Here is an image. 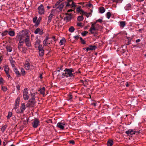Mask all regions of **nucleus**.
I'll return each mask as SVG.
<instances>
[{
	"label": "nucleus",
	"instance_id": "a19ab883",
	"mask_svg": "<svg viewBox=\"0 0 146 146\" xmlns=\"http://www.w3.org/2000/svg\"><path fill=\"white\" fill-rule=\"evenodd\" d=\"M4 82V80L2 77L0 78V84L1 85H2L3 84Z\"/></svg>",
	"mask_w": 146,
	"mask_h": 146
},
{
	"label": "nucleus",
	"instance_id": "20e7f679",
	"mask_svg": "<svg viewBox=\"0 0 146 146\" xmlns=\"http://www.w3.org/2000/svg\"><path fill=\"white\" fill-rule=\"evenodd\" d=\"M36 102L35 100L30 98L26 105V107H34Z\"/></svg>",
	"mask_w": 146,
	"mask_h": 146
},
{
	"label": "nucleus",
	"instance_id": "052dcab7",
	"mask_svg": "<svg viewBox=\"0 0 146 146\" xmlns=\"http://www.w3.org/2000/svg\"><path fill=\"white\" fill-rule=\"evenodd\" d=\"M68 97H69V100H71V99H72V95L70 94L68 96Z\"/></svg>",
	"mask_w": 146,
	"mask_h": 146
},
{
	"label": "nucleus",
	"instance_id": "f3484780",
	"mask_svg": "<svg viewBox=\"0 0 146 146\" xmlns=\"http://www.w3.org/2000/svg\"><path fill=\"white\" fill-rule=\"evenodd\" d=\"M54 15V14L51 13L49 16L48 17V23H49L51 21V19L53 16Z\"/></svg>",
	"mask_w": 146,
	"mask_h": 146
},
{
	"label": "nucleus",
	"instance_id": "7c9ffc66",
	"mask_svg": "<svg viewBox=\"0 0 146 146\" xmlns=\"http://www.w3.org/2000/svg\"><path fill=\"white\" fill-rule=\"evenodd\" d=\"M39 55L40 56H43L44 54V50H42L39 51Z\"/></svg>",
	"mask_w": 146,
	"mask_h": 146
},
{
	"label": "nucleus",
	"instance_id": "8fccbe9b",
	"mask_svg": "<svg viewBox=\"0 0 146 146\" xmlns=\"http://www.w3.org/2000/svg\"><path fill=\"white\" fill-rule=\"evenodd\" d=\"M30 63V61L29 60V59H27L25 61V64H29Z\"/></svg>",
	"mask_w": 146,
	"mask_h": 146
},
{
	"label": "nucleus",
	"instance_id": "6ab92c4d",
	"mask_svg": "<svg viewBox=\"0 0 146 146\" xmlns=\"http://www.w3.org/2000/svg\"><path fill=\"white\" fill-rule=\"evenodd\" d=\"M13 69L15 73L17 76H19L20 75V73L19 71L17 69L15 66H14L13 67Z\"/></svg>",
	"mask_w": 146,
	"mask_h": 146
},
{
	"label": "nucleus",
	"instance_id": "79ce46f5",
	"mask_svg": "<svg viewBox=\"0 0 146 146\" xmlns=\"http://www.w3.org/2000/svg\"><path fill=\"white\" fill-rule=\"evenodd\" d=\"M12 113L11 112H9L8 115L7 116V119H9L12 116Z\"/></svg>",
	"mask_w": 146,
	"mask_h": 146
},
{
	"label": "nucleus",
	"instance_id": "2eb2a0df",
	"mask_svg": "<svg viewBox=\"0 0 146 146\" xmlns=\"http://www.w3.org/2000/svg\"><path fill=\"white\" fill-rule=\"evenodd\" d=\"M45 87H43L42 88L38 90V91L40 93L43 95V96H44L45 95Z\"/></svg>",
	"mask_w": 146,
	"mask_h": 146
},
{
	"label": "nucleus",
	"instance_id": "a211bd4d",
	"mask_svg": "<svg viewBox=\"0 0 146 146\" xmlns=\"http://www.w3.org/2000/svg\"><path fill=\"white\" fill-rule=\"evenodd\" d=\"M25 39H21V38H20L19 45L21 46H22L23 44L25 42Z\"/></svg>",
	"mask_w": 146,
	"mask_h": 146
},
{
	"label": "nucleus",
	"instance_id": "f03ea898",
	"mask_svg": "<svg viewBox=\"0 0 146 146\" xmlns=\"http://www.w3.org/2000/svg\"><path fill=\"white\" fill-rule=\"evenodd\" d=\"M20 38L21 39H25L30 37L27 31H23L20 33Z\"/></svg>",
	"mask_w": 146,
	"mask_h": 146
},
{
	"label": "nucleus",
	"instance_id": "473e14b6",
	"mask_svg": "<svg viewBox=\"0 0 146 146\" xmlns=\"http://www.w3.org/2000/svg\"><path fill=\"white\" fill-rule=\"evenodd\" d=\"M20 98H18L15 100V105L17 106H19V104Z\"/></svg>",
	"mask_w": 146,
	"mask_h": 146
},
{
	"label": "nucleus",
	"instance_id": "f8f14e48",
	"mask_svg": "<svg viewBox=\"0 0 146 146\" xmlns=\"http://www.w3.org/2000/svg\"><path fill=\"white\" fill-rule=\"evenodd\" d=\"M65 124L62 123L61 122H59L57 124L56 126L60 128L61 129H64V125Z\"/></svg>",
	"mask_w": 146,
	"mask_h": 146
},
{
	"label": "nucleus",
	"instance_id": "393cba45",
	"mask_svg": "<svg viewBox=\"0 0 146 146\" xmlns=\"http://www.w3.org/2000/svg\"><path fill=\"white\" fill-rule=\"evenodd\" d=\"M105 11V9L103 7H101L100 9V12L101 13H104Z\"/></svg>",
	"mask_w": 146,
	"mask_h": 146
},
{
	"label": "nucleus",
	"instance_id": "6e6d98bb",
	"mask_svg": "<svg viewBox=\"0 0 146 146\" xmlns=\"http://www.w3.org/2000/svg\"><path fill=\"white\" fill-rule=\"evenodd\" d=\"M74 38L76 40H77L78 39L79 36L78 35L75 36H74Z\"/></svg>",
	"mask_w": 146,
	"mask_h": 146
},
{
	"label": "nucleus",
	"instance_id": "e433bc0d",
	"mask_svg": "<svg viewBox=\"0 0 146 146\" xmlns=\"http://www.w3.org/2000/svg\"><path fill=\"white\" fill-rule=\"evenodd\" d=\"M8 32L7 30H6L1 33V35L2 36H3L6 35L8 33Z\"/></svg>",
	"mask_w": 146,
	"mask_h": 146
},
{
	"label": "nucleus",
	"instance_id": "5fc2aeb1",
	"mask_svg": "<svg viewBox=\"0 0 146 146\" xmlns=\"http://www.w3.org/2000/svg\"><path fill=\"white\" fill-rule=\"evenodd\" d=\"M120 52H121V54H123L125 52V50L124 49H122V50H121Z\"/></svg>",
	"mask_w": 146,
	"mask_h": 146
},
{
	"label": "nucleus",
	"instance_id": "6e6552de",
	"mask_svg": "<svg viewBox=\"0 0 146 146\" xmlns=\"http://www.w3.org/2000/svg\"><path fill=\"white\" fill-rule=\"evenodd\" d=\"M40 123L38 119L37 118H35L33 121L32 123L33 127L34 128H36L38 127Z\"/></svg>",
	"mask_w": 146,
	"mask_h": 146
},
{
	"label": "nucleus",
	"instance_id": "aec40b11",
	"mask_svg": "<svg viewBox=\"0 0 146 146\" xmlns=\"http://www.w3.org/2000/svg\"><path fill=\"white\" fill-rule=\"evenodd\" d=\"M90 50H95L97 48V46L95 45H90L89 46Z\"/></svg>",
	"mask_w": 146,
	"mask_h": 146
},
{
	"label": "nucleus",
	"instance_id": "bf43d9fd",
	"mask_svg": "<svg viewBox=\"0 0 146 146\" xmlns=\"http://www.w3.org/2000/svg\"><path fill=\"white\" fill-rule=\"evenodd\" d=\"M16 112L17 113H23L21 112V111H20L19 109H17L16 111Z\"/></svg>",
	"mask_w": 146,
	"mask_h": 146
},
{
	"label": "nucleus",
	"instance_id": "680f3d73",
	"mask_svg": "<svg viewBox=\"0 0 146 146\" xmlns=\"http://www.w3.org/2000/svg\"><path fill=\"white\" fill-rule=\"evenodd\" d=\"M96 23H93L92 24L91 27L90 28H92L93 27H95V25L96 24Z\"/></svg>",
	"mask_w": 146,
	"mask_h": 146
},
{
	"label": "nucleus",
	"instance_id": "412c9836",
	"mask_svg": "<svg viewBox=\"0 0 146 146\" xmlns=\"http://www.w3.org/2000/svg\"><path fill=\"white\" fill-rule=\"evenodd\" d=\"M113 144V141L112 140H109L107 142V145L108 146H112Z\"/></svg>",
	"mask_w": 146,
	"mask_h": 146
},
{
	"label": "nucleus",
	"instance_id": "a878e982",
	"mask_svg": "<svg viewBox=\"0 0 146 146\" xmlns=\"http://www.w3.org/2000/svg\"><path fill=\"white\" fill-rule=\"evenodd\" d=\"M120 24V26L121 27H123L125 25V21H121L119 22Z\"/></svg>",
	"mask_w": 146,
	"mask_h": 146
},
{
	"label": "nucleus",
	"instance_id": "4468645a",
	"mask_svg": "<svg viewBox=\"0 0 146 146\" xmlns=\"http://www.w3.org/2000/svg\"><path fill=\"white\" fill-rule=\"evenodd\" d=\"M26 109L25 104V103H23L21 104V106L20 108L21 112L23 113Z\"/></svg>",
	"mask_w": 146,
	"mask_h": 146
},
{
	"label": "nucleus",
	"instance_id": "9b49d317",
	"mask_svg": "<svg viewBox=\"0 0 146 146\" xmlns=\"http://www.w3.org/2000/svg\"><path fill=\"white\" fill-rule=\"evenodd\" d=\"M25 43L26 45L28 47L31 46V42L30 41V37L25 38Z\"/></svg>",
	"mask_w": 146,
	"mask_h": 146
},
{
	"label": "nucleus",
	"instance_id": "423d86ee",
	"mask_svg": "<svg viewBox=\"0 0 146 146\" xmlns=\"http://www.w3.org/2000/svg\"><path fill=\"white\" fill-rule=\"evenodd\" d=\"M28 94L27 88H26L24 89L23 92V98L24 100H27L29 99V96L28 95Z\"/></svg>",
	"mask_w": 146,
	"mask_h": 146
},
{
	"label": "nucleus",
	"instance_id": "bb28decb",
	"mask_svg": "<svg viewBox=\"0 0 146 146\" xmlns=\"http://www.w3.org/2000/svg\"><path fill=\"white\" fill-rule=\"evenodd\" d=\"M91 14H92V13H87L86 12L84 11V13L83 12L82 15H86V16L87 17H89L90 15H91Z\"/></svg>",
	"mask_w": 146,
	"mask_h": 146
},
{
	"label": "nucleus",
	"instance_id": "9d476101",
	"mask_svg": "<svg viewBox=\"0 0 146 146\" xmlns=\"http://www.w3.org/2000/svg\"><path fill=\"white\" fill-rule=\"evenodd\" d=\"M66 14L67 16L64 18V20H66L67 22L70 21L72 19V15L70 13H66Z\"/></svg>",
	"mask_w": 146,
	"mask_h": 146
},
{
	"label": "nucleus",
	"instance_id": "864d4df0",
	"mask_svg": "<svg viewBox=\"0 0 146 146\" xmlns=\"http://www.w3.org/2000/svg\"><path fill=\"white\" fill-rule=\"evenodd\" d=\"M70 143L72 144H74L75 143V142L73 140H71L69 141Z\"/></svg>",
	"mask_w": 146,
	"mask_h": 146
},
{
	"label": "nucleus",
	"instance_id": "603ef678",
	"mask_svg": "<svg viewBox=\"0 0 146 146\" xmlns=\"http://www.w3.org/2000/svg\"><path fill=\"white\" fill-rule=\"evenodd\" d=\"M60 76H62V77L64 76V77H66V75L65 74V72H64H64L62 73H61V75H60Z\"/></svg>",
	"mask_w": 146,
	"mask_h": 146
},
{
	"label": "nucleus",
	"instance_id": "f257e3e1",
	"mask_svg": "<svg viewBox=\"0 0 146 146\" xmlns=\"http://www.w3.org/2000/svg\"><path fill=\"white\" fill-rule=\"evenodd\" d=\"M65 72V74L66 75V77L68 78V77L72 78L74 77V70L72 68H65L64 70Z\"/></svg>",
	"mask_w": 146,
	"mask_h": 146
},
{
	"label": "nucleus",
	"instance_id": "13d9d810",
	"mask_svg": "<svg viewBox=\"0 0 146 146\" xmlns=\"http://www.w3.org/2000/svg\"><path fill=\"white\" fill-rule=\"evenodd\" d=\"M20 86L19 85H18L16 86V88L18 90H19L20 89Z\"/></svg>",
	"mask_w": 146,
	"mask_h": 146
},
{
	"label": "nucleus",
	"instance_id": "4be33fe9",
	"mask_svg": "<svg viewBox=\"0 0 146 146\" xmlns=\"http://www.w3.org/2000/svg\"><path fill=\"white\" fill-rule=\"evenodd\" d=\"M77 11L79 13H81L82 14L83 12L84 13V11L81 9V6H79L76 9Z\"/></svg>",
	"mask_w": 146,
	"mask_h": 146
},
{
	"label": "nucleus",
	"instance_id": "a18cd8bd",
	"mask_svg": "<svg viewBox=\"0 0 146 146\" xmlns=\"http://www.w3.org/2000/svg\"><path fill=\"white\" fill-rule=\"evenodd\" d=\"M38 49L39 50H44L42 45H39L38 46Z\"/></svg>",
	"mask_w": 146,
	"mask_h": 146
},
{
	"label": "nucleus",
	"instance_id": "774afa93",
	"mask_svg": "<svg viewBox=\"0 0 146 146\" xmlns=\"http://www.w3.org/2000/svg\"><path fill=\"white\" fill-rule=\"evenodd\" d=\"M86 51L87 52L89 50H90V48L89 47H87L86 48Z\"/></svg>",
	"mask_w": 146,
	"mask_h": 146
},
{
	"label": "nucleus",
	"instance_id": "39448f33",
	"mask_svg": "<svg viewBox=\"0 0 146 146\" xmlns=\"http://www.w3.org/2000/svg\"><path fill=\"white\" fill-rule=\"evenodd\" d=\"M42 19V17H39L37 19V17H35L33 18V22L35 23V26L37 27L39 25L40 21Z\"/></svg>",
	"mask_w": 146,
	"mask_h": 146
},
{
	"label": "nucleus",
	"instance_id": "5701e85b",
	"mask_svg": "<svg viewBox=\"0 0 146 146\" xmlns=\"http://www.w3.org/2000/svg\"><path fill=\"white\" fill-rule=\"evenodd\" d=\"M4 70L7 75L9 73V68L8 66H5L4 68Z\"/></svg>",
	"mask_w": 146,
	"mask_h": 146
},
{
	"label": "nucleus",
	"instance_id": "0e129e2a",
	"mask_svg": "<svg viewBox=\"0 0 146 146\" xmlns=\"http://www.w3.org/2000/svg\"><path fill=\"white\" fill-rule=\"evenodd\" d=\"M96 21L97 22H99L101 23L102 21L101 19H99L97 20Z\"/></svg>",
	"mask_w": 146,
	"mask_h": 146
},
{
	"label": "nucleus",
	"instance_id": "e2e57ef3",
	"mask_svg": "<svg viewBox=\"0 0 146 146\" xmlns=\"http://www.w3.org/2000/svg\"><path fill=\"white\" fill-rule=\"evenodd\" d=\"M88 6L90 7H92L93 5L92 4L89 3L88 4Z\"/></svg>",
	"mask_w": 146,
	"mask_h": 146
},
{
	"label": "nucleus",
	"instance_id": "0eeeda50",
	"mask_svg": "<svg viewBox=\"0 0 146 146\" xmlns=\"http://www.w3.org/2000/svg\"><path fill=\"white\" fill-rule=\"evenodd\" d=\"M44 7L42 4L40 5L38 7V13L40 15H42L44 13Z\"/></svg>",
	"mask_w": 146,
	"mask_h": 146
},
{
	"label": "nucleus",
	"instance_id": "49530a36",
	"mask_svg": "<svg viewBox=\"0 0 146 146\" xmlns=\"http://www.w3.org/2000/svg\"><path fill=\"white\" fill-rule=\"evenodd\" d=\"M125 133L128 135H129V134L131 135V132H130V129H129L128 130L126 131Z\"/></svg>",
	"mask_w": 146,
	"mask_h": 146
},
{
	"label": "nucleus",
	"instance_id": "4c0bfd02",
	"mask_svg": "<svg viewBox=\"0 0 146 146\" xmlns=\"http://www.w3.org/2000/svg\"><path fill=\"white\" fill-rule=\"evenodd\" d=\"M15 32L13 31H11L9 32V34L11 36H13L15 35Z\"/></svg>",
	"mask_w": 146,
	"mask_h": 146
},
{
	"label": "nucleus",
	"instance_id": "ddd939ff",
	"mask_svg": "<svg viewBox=\"0 0 146 146\" xmlns=\"http://www.w3.org/2000/svg\"><path fill=\"white\" fill-rule=\"evenodd\" d=\"M131 4L130 3H128L125 6L124 8L125 10H129L131 9Z\"/></svg>",
	"mask_w": 146,
	"mask_h": 146
},
{
	"label": "nucleus",
	"instance_id": "dca6fc26",
	"mask_svg": "<svg viewBox=\"0 0 146 146\" xmlns=\"http://www.w3.org/2000/svg\"><path fill=\"white\" fill-rule=\"evenodd\" d=\"M98 30V29L96 27H93L92 28H90L89 31L92 34H94L95 32H96V31Z\"/></svg>",
	"mask_w": 146,
	"mask_h": 146
},
{
	"label": "nucleus",
	"instance_id": "1a4fd4ad",
	"mask_svg": "<svg viewBox=\"0 0 146 146\" xmlns=\"http://www.w3.org/2000/svg\"><path fill=\"white\" fill-rule=\"evenodd\" d=\"M34 33L35 34H38L40 35H42L44 33L43 30L42 29H40L39 28H36L35 31Z\"/></svg>",
	"mask_w": 146,
	"mask_h": 146
},
{
	"label": "nucleus",
	"instance_id": "4d7b16f0",
	"mask_svg": "<svg viewBox=\"0 0 146 146\" xmlns=\"http://www.w3.org/2000/svg\"><path fill=\"white\" fill-rule=\"evenodd\" d=\"M21 72H22V74H24L25 73V71L23 69H21Z\"/></svg>",
	"mask_w": 146,
	"mask_h": 146
},
{
	"label": "nucleus",
	"instance_id": "f704fd0d",
	"mask_svg": "<svg viewBox=\"0 0 146 146\" xmlns=\"http://www.w3.org/2000/svg\"><path fill=\"white\" fill-rule=\"evenodd\" d=\"M65 39L64 38H62L60 41V43L61 44L60 45H62L64 42H65Z\"/></svg>",
	"mask_w": 146,
	"mask_h": 146
},
{
	"label": "nucleus",
	"instance_id": "b1692460",
	"mask_svg": "<svg viewBox=\"0 0 146 146\" xmlns=\"http://www.w3.org/2000/svg\"><path fill=\"white\" fill-rule=\"evenodd\" d=\"M64 5V3H61L58 5L57 8L59 9L60 10H62Z\"/></svg>",
	"mask_w": 146,
	"mask_h": 146
},
{
	"label": "nucleus",
	"instance_id": "338daca9",
	"mask_svg": "<svg viewBox=\"0 0 146 146\" xmlns=\"http://www.w3.org/2000/svg\"><path fill=\"white\" fill-rule=\"evenodd\" d=\"M141 41V40L140 39H137L136 40V43H137V42H140Z\"/></svg>",
	"mask_w": 146,
	"mask_h": 146
},
{
	"label": "nucleus",
	"instance_id": "ea45409f",
	"mask_svg": "<svg viewBox=\"0 0 146 146\" xmlns=\"http://www.w3.org/2000/svg\"><path fill=\"white\" fill-rule=\"evenodd\" d=\"M48 36H46V38H45L43 41V43L44 45H47L46 41L47 40H48Z\"/></svg>",
	"mask_w": 146,
	"mask_h": 146
},
{
	"label": "nucleus",
	"instance_id": "c9c22d12",
	"mask_svg": "<svg viewBox=\"0 0 146 146\" xmlns=\"http://www.w3.org/2000/svg\"><path fill=\"white\" fill-rule=\"evenodd\" d=\"M84 19V17L82 16H79L77 18L78 20L79 21H81Z\"/></svg>",
	"mask_w": 146,
	"mask_h": 146
},
{
	"label": "nucleus",
	"instance_id": "c85d7f7f",
	"mask_svg": "<svg viewBox=\"0 0 146 146\" xmlns=\"http://www.w3.org/2000/svg\"><path fill=\"white\" fill-rule=\"evenodd\" d=\"M31 98L33 100H35V93H31Z\"/></svg>",
	"mask_w": 146,
	"mask_h": 146
},
{
	"label": "nucleus",
	"instance_id": "72a5a7b5",
	"mask_svg": "<svg viewBox=\"0 0 146 146\" xmlns=\"http://www.w3.org/2000/svg\"><path fill=\"white\" fill-rule=\"evenodd\" d=\"M6 48L8 52H11L12 51V48L10 46H6Z\"/></svg>",
	"mask_w": 146,
	"mask_h": 146
},
{
	"label": "nucleus",
	"instance_id": "58836bf2",
	"mask_svg": "<svg viewBox=\"0 0 146 146\" xmlns=\"http://www.w3.org/2000/svg\"><path fill=\"white\" fill-rule=\"evenodd\" d=\"M41 41L39 39H37L36 41L35 44V45H39L40 44Z\"/></svg>",
	"mask_w": 146,
	"mask_h": 146
},
{
	"label": "nucleus",
	"instance_id": "09e8293b",
	"mask_svg": "<svg viewBox=\"0 0 146 146\" xmlns=\"http://www.w3.org/2000/svg\"><path fill=\"white\" fill-rule=\"evenodd\" d=\"M77 25L78 26L82 27V23H77Z\"/></svg>",
	"mask_w": 146,
	"mask_h": 146
},
{
	"label": "nucleus",
	"instance_id": "2f4dec72",
	"mask_svg": "<svg viewBox=\"0 0 146 146\" xmlns=\"http://www.w3.org/2000/svg\"><path fill=\"white\" fill-rule=\"evenodd\" d=\"M75 30L74 28L73 27H71L68 29V31L71 33L73 32Z\"/></svg>",
	"mask_w": 146,
	"mask_h": 146
},
{
	"label": "nucleus",
	"instance_id": "3c124183",
	"mask_svg": "<svg viewBox=\"0 0 146 146\" xmlns=\"http://www.w3.org/2000/svg\"><path fill=\"white\" fill-rule=\"evenodd\" d=\"M130 132H131V135H132L133 134H135V132H134V131L133 129H130Z\"/></svg>",
	"mask_w": 146,
	"mask_h": 146
},
{
	"label": "nucleus",
	"instance_id": "cd10ccee",
	"mask_svg": "<svg viewBox=\"0 0 146 146\" xmlns=\"http://www.w3.org/2000/svg\"><path fill=\"white\" fill-rule=\"evenodd\" d=\"M7 125H5L1 128V131L3 132L5 131V129L7 128Z\"/></svg>",
	"mask_w": 146,
	"mask_h": 146
},
{
	"label": "nucleus",
	"instance_id": "7ed1b4c3",
	"mask_svg": "<svg viewBox=\"0 0 146 146\" xmlns=\"http://www.w3.org/2000/svg\"><path fill=\"white\" fill-rule=\"evenodd\" d=\"M67 2L66 3V7H69V8H72L75 9V7L77 5H76V3L73 2V0H67Z\"/></svg>",
	"mask_w": 146,
	"mask_h": 146
},
{
	"label": "nucleus",
	"instance_id": "c03bdc74",
	"mask_svg": "<svg viewBox=\"0 0 146 146\" xmlns=\"http://www.w3.org/2000/svg\"><path fill=\"white\" fill-rule=\"evenodd\" d=\"M88 33V32L86 31H84L83 32L81 33V35L83 36H85Z\"/></svg>",
	"mask_w": 146,
	"mask_h": 146
},
{
	"label": "nucleus",
	"instance_id": "37998d69",
	"mask_svg": "<svg viewBox=\"0 0 146 146\" xmlns=\"http://www.w3.org/2000/svg\"><path fill=\"white\" fill-rule=\"evenodd\" d=\"M111 16V14L110 12H108L106 14V16L107 18L108 19H109Z\"/></svg>",
	"mask_w": 146,
	"mask_h": 146
},
{
	"label": "nucleus",
	"instance_id": "de8ad7c7",
	"mask_svg": "<svg viewBox=\"0 0 146 146\" xmlns=\"http://www.w3.org/2000/svg\"><path fill=\"white\" fill-rule=\"evenodd\" d=\"M2 90L3 91H6L7 90V88L4 86H2Z\"/></svg>",
	"mask_w": 146,
	"mask_h": 146
},
{
	"label": "nucleus",
	"instance_id": "69168bd1",
	"mask_svg": "<svg viewBox=\"0 0 146 146\" xmlns=\"http://www.w3.org/2000/svg\"><path fill=\"white\" fill-rule=\"evenodd\" d=\"M81 42L82 44H86V42L84 40H83Z\"/></svg>",
	"mask_w": 146,
	"mask_h": 146
},
{
	"label": "nucleus",
	"instance_id": "c756f323",
	"mask_svg": "<svg viewBox=\"0 0 146 146\" xmlns=\"http://www.w3.org/2000/svg\"><path fill=\"white\" fill-rule=\"evenodd\" d=\"M30 64H25L24 65L25 68V69L28 70L30 68Z\"/></svg>",
	"mask_w": 146,
	"mask_h": 146
}]
</instances>
